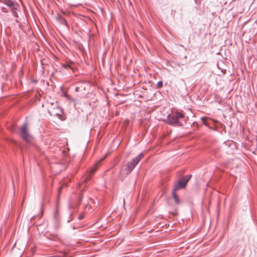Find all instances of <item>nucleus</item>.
<instances>
[{
	"label": "nucleus",
	"mask_w": 257,
	"mask_h": 257,
	"mask_svg": "<svg viewBox=\"0 0 257 257\" xmlns=\"http://www.w3.org/2000/svg\"><path fill=\"white\" fill-rule=\"evenodd\" d=\"M143 156V154L141 153L136 157L132 162L128 163L122 168L121 170V174L123 175H128L130 174L141 160Z\"/></svg>",
	"instance_id": "obj_1"
},
{
	"label": "nucleus",
	"mask_w": 257,
	"mask_h": 257,
	"mask_svg": "<svg viewBox=\"0 0 257 257\" xmlns=\"http://www.w3.org/2000/svg\"><path fill=\"white\" fill-rule=\"evenodd\" d=\"M21 137L26 142L30 143L33 141V137L28 132V127L27 123L23 125L21 129Z\"/></svg>",
	"instance_id": "obj_2"
},
{
	"label": "nucleus",
	"mask_w": 257,
	"mask_h": 257,
	"mask_svg": "<svg viewBox=\"0 0 257 257\" xmlns=\"http://www.w3.org/2000/svg\"><path fill=\"white\" fill-rule=\"evenodd\" d=\"M191 176V175L180 176L178 178V190L185 189Z\"/></svg>",
	"instance_id": "obj_3"
},
{
	"label": "nucleus",
	"mask_w": 257,
	"mask_h": 257,
	"mask_svg": "<svg viewBox=\"0 0 257 257\" xmlns=\"http://www.w3.org/2000/svg\"><path fill=\"white\" fill-rule=\"evenodd\" d=\"M49 112L50 115L57 116H60L62 113V109L57 104L56 105V107L55 108H49Z\"/></svg>",
	"instance_id": "obj_4"
},
{
	"label": "nucleus",
	"mask_w": 257,
	"mask_h": 257,
	"mask_svg": "<svg viewBox=\"0 0 257 257\" xmlns=\"http://www.w3.org/2000/svg\"><path fill=\"white\" fill-rule=\"evenodd\" d=\"M5 4L12 11L16 10L17 9L18 5L11 0L6 1Z\"/></svg>",
	"instance_id": "obj_5"
},
{
	"label": "nucleus",
	"mask_w": 257,
	"mask_h": 257,
	"mask_svg": "<svg viewBox=\"0 0 257 257\" xmlns=\"http://www.w3.org/2000/svg\"><path fill=\"white\" fill-rule=\"evenodd\" d=\"M97 165L98 163H96L94 166L93 168L91 170L90 172V174L84 179V181H86V180H88L90 179L91 176L95 172L96 170L97 169Z\"/></svg>",
	"instance_id": "obj_6"
},
{
	"label": "nucleus",
	"mask_w": 257,
	"mask_h": 257,
	"mask_svg": "<svg viewBox=\"0 0 257 257\" xmlns=\"http://www.w3.org/2000/svg\"><path fill=\"white\" fill-rule=\"evenodd\" d=\"M177 190V186L175 185L173 191V198L175 202H177V195L176 194V191Z\"/></svg>",
	"instance_id": "obj_7"
},
{
	"label": "nucleus",
	"mask_w": 257,
	"mask_h": 257,
	"mask_svg": "<svg viewBox=\"0 0 257 257\" xmlns=\"http://www.w3.org/2000/svg\"><path fill=\"white\" fill-rule=\"evenodd\" d=\"M169 123L171 124H175L177 123V117L173 118L172 120H170Z\"/></svg>",
	"instance_id": "obj_8"
},
{
	"label": "nucleus",
	"mask_w": 257,
	"mask_h": 257,
	"mask_svg": "<svg viewBox=\"0 0 257 257\" xmlns=\"http://www.w3.org/2000/svg\"><path fill=\"white\" fill-rule=\"evenodd\" d=\"M163 86V82L161 81H159L157 83V87L158 88H161Z\"/></svg>",
	"instance_id": "obj_9"
},
{
	"label": "nucleus",
	"mask_w": 257,
	"mask_h": 257,
	"mask_svg": "<svg viewBox=\"0 0 257 257\" xmlns=\"http://www.w3.org/2000/svg\"><path fill=\"white\" fill-rule=\"evenodd\" d=\"M184 116V115L183 113L178 112V119L180 118H183Z\"/></svg>",
	"instance_id": "obj_10"
},
{
	"label": "nucleus",
	"mask_w": 257,
	"mask_h": 257,
	"mask_svg": "<svg viewBox=\"0 0 257 257\" xmlns=\"http://www.w3.org/2000/svg\"><path fill=\"white\" fill-rule=\"evenodd\" d=\"M48 103H49L51 105H53L54 104V101L51 100H48Z\"/></svg>",
	"instance_id": "obj_11"
},
{
	"label": "nucleus",
	"mask_w": 257,
	"mask_h": 257,
	"mask_svg": "<svg viewBox=\"0 0 257 257\" xmlns=\"http://www.w3.org/2000/svg\"><path fill=\"white\" fill-rule=\"evenodd\" d=\"M78 88L77 87H76L75 88V90H76V91H78Z\"/></svg>",
	"instance_id": "obj_12"
},
{
	"label": "nucleus",
	"mask_w": 257,
	"mask_h": 257,
	"mask_svg": "<svg viewBox=\"0 0 257 257\" xmlns=\"http://www.w3.org/2000/svg\"><path fill=\"white\" fill-rule=\"evenodd\" d=\"M82 217H82V216H80V217H79V219H81L82 218Z\"/></svg>",
	"instance_id": "obj_13"
},
{
	"label": "nucleus",
	"mask_w": 257,
	"mask_h": 257,
	"mask_svg": "<svg viewBox=\"0 0 257 257\" xmlns=\"http://www.w3.org/2000/svg\"><path fill=\"white\" fill-rule=\"evenodd\" d=\"M177 124H178V125H180V122L178 121Z\"/></svg>",
	"instance_id": "obj_14"
},
{
	"label": "nucleus",
	"mask_w": 257,
	"mask_h": 257,
	"mask_svg": "<svg viewBox=\"0 0 257 257\" xmlns=\"http://www.w3.org/2000/svg\"><path fill=\"white\" fill-rule=\"evenodd\" d=\"M67 67H70V66L68 65L66 66V68H67Z\"/></svg>",
	"instance_id": "obj_15"
},
{
	"label": "nucleus",
	"mask_w": 257,
	"mask_h": 257,
	"mask_svg": "<svg viewBox=\"0 0 257 257\" xmlns=\"http://www.w3.org/2000/svg\"><path fill=\"white\" fill-rule=\"evenodd\" d=\"M168 116H169V118L170 119V114H169L168 115Z\"/></svg>",
	"instance_id": "obj_16"
},
{
	"label": "nucleus",
	"mask_w": 257,
	"mask_h": 257,
	"mask_svg": "<svg viewBox=\"0 0 257 257\" xmlns=\"http://www.w3.org/2000/svg\"><path fill=\"white\" fill-rule=\"evenodd\" d=\"M65 97H67V96H68L67 95L65 94Z\"/></svg>",
	"instance_id": "obj_17"
}]
</instances>
